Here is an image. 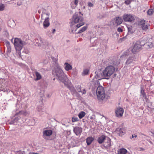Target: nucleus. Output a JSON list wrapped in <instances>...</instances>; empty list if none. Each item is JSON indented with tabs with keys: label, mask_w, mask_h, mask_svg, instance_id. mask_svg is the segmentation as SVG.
I'll return each mask as SVG.
<instances>
[{
	"label": "nucleus",
	"mask_w": 154,
	"mask_h": 154,
	"mask_svg": "<svg viewBox=\"0 0 154 154\" xmlns=\"http://www.w3.org/2000/svg\"><path fill=\"white\" fill-rule=\"evenodd\" d=\"M52 74L54 77V80L56 79L60 82L64 83L65 85H68L70 83V81L59 65H57L54 67V69L52 71Z\"/></svg>",
	"instance_id": "obj_1"
},
{
	"label": "nucleus",
	"mask_w": 154,
	"mask_h": 154,
	"mask_svg": "<svg viewBox=\"0 0 154 154\" xmlns=\"http://www.w3.org/2000/svg\"><path fill=\"white\" fill-rule=\"evenodd\" d=\"M82 14L80 11L75 12L73 16L71 23L72 25L74 23H79L76 25L77 28L80 27L84 24L83 22V18L82 17Z\"/></svg>",
	"instance_id": "obj_2"
},
{
	"label": "nucleus",
	"mask_w": 154,
	"mask_h": 154,
	"mask_svg": "<svg viewBox=\"0 0 154 154\" xmlns=\"http://www.w3.org/2000/svg\"><path fill=\"white\" fill-rule=\"evenodd\" d=\"M115 71V68L112 66H107L103 71V77L106 79H109V77L114 73Z\"/></svg>",
	"instance_id": "obj_3"
},
{
	"label": "nucleus",
	"mask_w": 154,
	"mask_h": 154,
	"mask_svg": "<svg viewBox=\"0 0 154 154\" xmlns=\"http://www.w3.org/2000/svg\"><path fill=\"white\" fill-rule=\"evenodd\" d=\"M11 41L14 43L16 50L18 51H20L23 46L26 44L25 42L22 41L20 38H15L14 39L12 38Z\"/></svg>",
	"instance_id": "obj_4"
},
{
	"label": "nucleus",
	"mask_w": 154,
	"mask_h": 154,
	"mask_svg": "<svg viewBox=\"0 0 154 154\" xmlns=\"http://www.w3.org/2000/svg\"><path fill=\"white\" fill-rule=\"evenodd\" d=\"M145 44L144 41L141 40L137 41L131 48V51L133 54H136L139 52L141 49V47Z\"/></svg>",
	"instance_id": "obj_5"
},
{
	"label": "nucleus",
	"mask_w": 154,
	"mask_h": 154,
	"mask_svg": "<svg viewBox=\"0 0 154 154\" xmlns=\"http://www.w3.org/2000/svg\"><path fill=\"white\" fill-rule=\"evenodd\" d=\"M28 112L26 111H21L18 112H17L14 115L15 118L10 122V123L11 124H13L17 122L21 118L28 116Z\"/></svg>",
	"instance_id": "obj_6"
},
{
	"label": "nucleus",
	"mask_w": 154,
	"mask_h": 154,
	"mask_svg": "<svg viewBox=\"0 0 154 154\" xmlns=\"http://www.w3.org/2000/svg\"><path fill=\"white\" fill-rule=\"evenodd\" d=\"M97 97L99 100H103L106 96L104 88L101 86H99L96 90Z\"/></svg>",
	"instance_id": "obj_7"
},
{
	"label": "nucleus",
	"mask_w": 154,
	"mask_h": 154,
	"mask_svg": "<svg viewBox=\"0 0 154 154\" xmlns=\"http://www.w3.org/2000/svg\"><path fill=\"white\" fill-rule=\"evenodd\" d=\"M123 19L125 22H132L135 20L134 17L130 14H125L123 17Z\"/></svg>",
	"instance_id": "obj_8"
},
{
	"label": "nucleus",
	"mask_w": 154,
	"mask_h": 154,
	"mask_svg": "<svg viewBox=\"0 0 154 154\" xmlns=\"http://www.w3.org/2000/svg\"><path fill=\"white\" fill-rule=\"evenodd\" d=\"M53 133V131L51 130H45L43 131L42 137L45 140H48L49 137Z\"/></svg>",
	"instance_id": "obj_9"
},
{
	"label": "nucleus",
	"mask_w": 154,
	"mask_h": 154,
	"mask_svg": "<svg viewBox=\"0 0 154 154\" xmlns=\"http://www.w3.org/2000/svg\"><path fill=\"white\" fill-rule=\"evenodd\" d=\"M116 116L119 118L122 116L124 113V109L120 107H118L116 110Z\"/></svg>",
	"instance_id": "obj_10"
},
{
	"label": "nucleus",
	"mask_w": 154,
	"mask_h": 154,
	"mask_svg": "<svg viewBox=\"0 0 154 154\" xmlns=\"http://www.w3.org/2000/svg\"><path fill=\"white\" fill-rule=\"evenodd\" d=\"M138 25L141 28L145 31L148 29L149 26L148 25L145 23V21L144 20H142L140 21Z\"/></svg>",
	"instance_id": "obj_11"
},
{
	"label": "nucleus",
	"mask_w": 154,
	"mask_h": 154,
	"mask_svg": "<svg viewBox=\"0 0 154 154\" xmlns=\"http://www.w3.org/2000/svg\"><path fill=\"white\" fill-rule=\"evenodd\" d=\"M134 57L133 56H130L128 58L125 63L126 66H131L134 65Z\"/></svg>",
	"instance_id": "obj_12"
},
{
	"label": "nucleus",
	"mask_w": 154,
	"mask_h": 154,
	"mask_svg": "<svg viewBox=\"0 0 154 154\" xmlns=\"http://www.w3.org/2000/svg\"><path fill=\"white\" fill-rule=\"evenodd\" d=\"M82 131V128L80 127H75L74 128L73 132L77 136L80 135Z\"/></svg>",
	"instance_id": "obj_13"
},
{
	"label": "nucleus",
	"mask_w": 154,
	"mask_h": 154,
	"mask_svg": "<svg viewBox=\"0 0 154 154\" xmlns=\"http://www.w3.org/2000/svg\"><path fill=\"white\" fill-rule=\"evenodd\" d=\"M40 42L43 44H49L48 42L46 40L43 39L41 37H38V38H36L35 40V43L37 44L38 43V41Z\"/></svg>",
	"instance_id": "obj_14"
},
{
	"label": "nucleus",
	"mask_w": 154,
	"mask_h": 154,
	"mask_svg": "<svg viewBox=\"0 0 154 154\" xmlns=\"http://www.w3.org/2000/svg\"><path fill=\"white\" fill-rule=\"evenodd\" d=\"M50 15L49 12L46 11L43 12L42 14V18L44 20H49Z\"/></svg>",
	"instance_id": "obj_15"
},
{
	"label": "nucleus",
	"mask_w": 154,
	"mask_h": 154,
	"mask_svg": "<svg viewBox=\"0 0 154 154\" xmlns=\"http://www.w3.org/2000/svg\"><path fill=\"white\" fill-rule=\"evenodd\" d=\"M110 139L108 137H106V140L104 142V145L106 148L110 147L111 146Z\"/></svg>",
	"instance_id": "obj_16"
},
{
	"label": "nucleus",
	"mask_w": 154,
	"mask_h": 154,
	"mask_svg": "<svg viewBox=\"0 0 154 154\" xmlns=\"http://www.w3.org/2000/svg\"><path fill=\"white\" fill-rule=\"evenodd\" d=\"M95 73L96 74L94 76L95 79L100 80L102 79V77H103V73L101 74V72L100 71H96Z\"/></svg>",
	"instance_id": "obj_17"
},
{
	"label": "nucleus",
	"mask_w": 154,
	"mask_h": 154,
	"mask_svg": "<svg viewBox=\"0 0 154 154\" xmlns=\"http://www.w3.org/2000/svg\"><path fill=\"white\" fill-rule=\"evenodd\" d=\"M106 136L104 135H102L100 137L97 139L98 142L100 144L104 142L106 138Z\"/></svg>",
	"instance_id": "obj_18"
},
{
	"label": "nucleus",
	"mask_w": 154,
	"mask_h": 154,
	"mask_svg": "<svg viewBox=\"0 0 154 154\" xmlns=\"http://www.w3.org/2000/svg\"><path fill=\"white\" fill-rule=\"evenodd\" d=\"M64 67L66 71H69L72 69V66L67 63H65L64 64Z\"/></svg>",
	"instance_id": "obj_19"
},
{
	"label": "nucleus",
	"mask_w": 154,
	"mask_h": 154,
	"mask_svg": "<svg viewBox=\"0 0 154 154\" xmlns=\"http://www.w3.org/2000/svg\"><path fill=\"white\" fill-rule=\"evenodd\" d=\"M132 53H133L131 51V49H129L128 50H127L126 51L123 53V54L121 56V57L122 58L128 56Z\"/></svg>",
	"instance_id": "obj_20"
},
{
	"label": "nucleus",
	"mask_w": 154,
	"mask_h": 154,
	"mask_svg": "<svg viewBox=\"0 0 154 154\" xmlns=\"http://www.w3.org/2000/svg\"><path fill=\"white\" fill-rule=\"evenodd\" d=\"M37 110L41 113L42 114V112L45 111V108L42 105H40L37 107Z\"/></svg>",
	"instance_id": "obj_21"
},
{
	"label": "nucleus",
	"mask_w": 154,
	"mask_h": 154,
	"mask_svg": "<svg viewBox=\"0 0 154 154\" xmlns=\"http://www.w3.org/2000/svg\"><path fill=\"white\" fill-rule=\"evenodd\" d=\"M94 140L93 138L92 137H88L86 140V142L87 145H90Z\"/></svg>",
	"instance_id": "obj_22"
},
{
	"label": "nucleus",
	"mask_w": 154,
	"mask_h": 154,
	"mask_svg": "<svg viewBox=\"0 0 154 154\" xmlns=\"http://www.w3.org/2000/svg\"><path fill=\"white\" fill-rule=\"evenodd\" d=\"M43 25L44 28L45 29L46 28L49 26L50 25V23L49 20H44Z\"/></svg>",
	"instance_id": "obj_23"
},
{
	"label": "nucleus",
	"mask_w": 154,
	"mask_h": 154,
	"mask_svg": "<svg viewBox=\"0 0 154 154\" xmlns=\"http://www.w3.org/2000/svg\"><path fill=\"white\" fill-rule=\"evenodd\" d=\"M127 152V150L125 148L120 149L118 150V154H126Z\"/></svg>",
	"instance_id": "obj_24"
},
{
	"label": "nucleus",
	"mask_w": 154,
	"mask_h": 154,
	"mask_svg": "<svg viewBox=\"0 0 154 154\" xmlns=\"http://www.w3.org/2000/svg\"><path fill=\"white\" fill-rule=\"evenodd\" d=\"M122 20L121 17H116V22L117 25H120L122 23Z\"/></svg>",
	"instance_id": "obj_25"
},
{
	"label": "nucleus",
	"mask_w": 154,
	"mask_h": 154,
	"mask_svg": "<svg viewBox=\"0 0 154 154\" xmlns=\"http://www.w3.org/2000/svg\"><path fill=\"white\" fill-rule=\"evenodd\" d=\"M8 26L11 27H14L15 23L14 20H9L8 22Z\"/></svg>",
	"instance_id": "obj_26"
},
{
	"label": "nucleus",
	"mask_w": 154,
	"mask_h": 154,
	"mask_svg": "<svg viewBox=\"0 0 154 154\" xmlns=\"http://www.w3.org/2000/svg\"><path fill=\"white\" fill-rule=\"evenodd\" d=\"M71 82L68 85H66L68 88L69 89L71 93L75 91L76 90L75 88L72 86H71L70 85Z\"/></svg>",
	"instance_id": "obj_27"
},
{
	"label": "nucleus",
	"mask_w": 154,
	"mask_h": 154,
	"mask_svg": "<svg viewBox=\"0 0 154 154\" xmlns=\"http://www.w3.org/2000/svg\"><path fill=\"white\" fill-rule=\"evenodd\" d=\"M51 59L53 62L54 64L55 65V66H57V65H59L57 63V58H55L53 57H51Z\"/></svg>",
	"instance_id": "obj_28"
},
{
	"label": "nucleus",
	"mask_w": 154,
	"mask_h": 154,
	"mask_svg": "<svg viewBox=\"0 0 154 154\" xmlns=\"http://www.w3.org/2000/svg\"><path fill=\"white\" fill-rule=\"evenodd\" d=\"M70 26L71 27V28L70 30V32L72 33H75V31L77 29V28L75 29V30H74L75 28H76V26H74V25H72V24L70 25Z\"/></svg>",
	"instance_id": "obj_29"
},
{
	"label": "nucleus",
	"mask_w": 154,
	"mask_h": 154,
	"mask_svg": "<svg viewBox=\"0 0 154 154\" xmlns=\"http://www.w3.org/2000/svg\"><path fill=\"white\" fill-rule=\"evenodd\" d=\"M42 44L39 41H38V43H37V44H35V45L36 46H40L42 48H45L46 46L48 45L49 44Z\"/></svg>",
	"instance_id": "obj_30"
},
{
	"label": "nucleus",
	"mask_w": 154,
	"mask_h": 154,
	"mask_svg": "<svg viewBox=\"0 0 154 154\" xmlns=\"http://www.w3.org/2000/svg\"><path fill=\"white\" fill-rule=\"evenodd\" d=\"M35 74L36 76V78L35 80H39L42 79V76L38 72L36 71L35 72Z\"/></svg>",
	"instance_id": "obj_31"
},
{
	"label": "nucleus",
	"mask_w": 154,
	"mask_h": 154,
	"mask_svg": "<svg viewBox=\"0 0 154 154\" xmlns=\"http://www.w3.org/2000/svg\"><path fill=\"white\" fill-rule=\"evenodd\" d=\"M85 115V113L83 111H82L79 113L78 115V116L80 119H81L83 118Z\"/></svg>",
	"instance_id": "obj_32"
},
{
	"label": "nucleus",
	"mask_w": 154,
	"mask_h": 154,
	"mask_svg": "<svg viewBox=\"0 0 154 154\" xmlns=\"http://www.w3.org/2000/svg\"><path fill=\"white\" fill-rule=\"evenodd\" d=\"M71 94L73 95V97L75 98L79 96V94L77 92L76 90L75 91H74V92H72Z\"/></svg>",
	"instance_id": "obj_33"
},
{
	"label": "nucleus",
	"mask_w": 154,
	"mask_h": 154,
	"mask_svg": "<svg viewBox=\"0 0 154 154\" xmlns=\"http://www.w3.org/2000/svg\"><path fill=\"white\" fill-rule=\"evenodd\" d=\"M89 72V70L88 69H85L83 70L82 73V75L83 76H85L86 75H88Z\"/></svg>",
	"instance_id": "obj_34"
},
{
	"label": "nucleus",
	"mask_w": 154,
	"mask_h": 154,
	"mask_svg": "<svg viewBox=\"0 0 154 154\" xmlns=\"http://www.w3.org/2000/svg\"><path fill=\"white\" fill-rule=\"evenodd\" d=\"M79 2V0H74V4L75 6L71 5V7L72 9H74L75 7L78 5Z\"/></svg>",
	"instance_id": "obj_35"
},
{
	"label": "nucleus",
	"mask_w": 154,
	"mask_h": 154,
	"mask_svg": "<svg viewBox=\"0 0 154 154\" xmlns=\"http://www.w3.org/2000/svg\"><path fill=\"white\" fill-rule=\"evenodd\" d=\"M141 90L140 93H141V94L142 95L143 97L144 98H146V94L144 92V90L142 88V87L141 88Z\"/></svg>",
	"instance_id": "obj_36"
},
{
	"label": "nucleus",
	"mask_w": 154,
	"mask_h": 154,
	"mask_svg": "<svg viewBox=\"0 0 154 154\" xmlns=\"http://www.w3.org/2000/svg\"><path fill=\"white\" fill-rule=\"evenodd\" d=\"M87 29L86 26H83L82 27L78 32V33H80L84 32Z\"/></svg>",
	"instance_id": "obj_37"
},
{
	"label": "nucleus",
	"mask_w": 154,
	"mask_h": 154,
	"mask_svg": "<svg viewBox=\"0 0 154 154\" xmlns=\"http://www.w3.org/2000/svg\"><path fill=\"white\" fill-rule=\"evenodd\" d=\"M5 9V5L4 4H0V11H2L4 10Z\"/></svg>",
	"instance_id": "obj_38"
},
{
	"label": "nucleus",
	"mask_w": 154,
	"mask_h": 154,
	"mask_svg": "<svg viewBox=\"0 0 154 154\" xmlns=\"http://www.w3.org/2000/svg\"><path fill=\"white\" fill-rule=\"evenodd\" d=\"M79 120V119L77 117H72V122H77Z\"/></svg>",
	"instance_id": "obj_39"
},
{
	"label": "nucleus",
	"mask_w": 154,
	"mask_h": 154,
	"mask_svg": "<svg viewBox=\"0 0 154 154\" xmlns=\"http://www.w3.org/2000/svg\"><path fill=\"white\" fill-rule=\"evenodd\" d=\"M153 12V11L152 9H149L147 11V14L148 15H151L152 14Z\"/></svg>",
	"instance_id": "obj_40"
},
{
	"label": "nucleus",
	"mask_w": 154,
	"mask_h": 154,
	"mask_svg": "<svg viewBox=\"0 0 154 154\" xmlns=\"http://www.w3.org/2000/svg\"><path fill=\"white\" fill-rule=\"evenodd\" d=\"M119 132L120 134H123L125 133V131L123 128H120L119 130Z\"/></svg>",
	"instance_id": "obj_41"
},
{
	"label": "nucleus",
	"mask_w": 154,
	"mask_h": 154,
	"mask_svg": "<svg viewBox=\"0 0 154 154\" xmlns=\"http://www.w3.org/2000/svg\"><path fill=\"white\" fill-rule=\"evenodd\" d=\"M81 87L80 85H78L76 87V89L77 90L78 92H81Z\"/></svg>",
	"instance_id": "obj_42"
},
{
	"label": "nucleus",
	"mask_w": 154,
	"mask_h": 154,
	"mask_svg": "<svg viewBox=\"0 0 154 154\" xmlns=\"http://www.w3.org/2000/svg\"><path fill=\"white\" fill-rule=\"evenodd\" d=\"M128 32L131 33H133L134 32V30L132 29L131 27H129L128 28Z\"/></svg>",
	"instance_id": "obj_43"
},
{
	"label": "nucleus",
	"mask_w": 154,
	"mask_h": 154,
	"mask_svg": "<svg viewBox=\"0 0 154 154\" xmlns=\"http://www.w3.org/2000/svg\"><path fill=\"white\" fill-rule=\"evenodd\" d=\"M7 43L8 44V45H9L8 46V49H7V51L9 52H10L11 51V49L10 47V44H9V42H8Z\"/></svg>",
	"instance_id": "obj_44"
},
{
	"label": "nucleus",
	"mask_w": 154,
	"mask_h": 154,
	"mask_svg": "<svg viewBox=\"0 0 154 154\" xmlns=\"http://www.w3.org/2000/svg\"><path fill=\"white\" fill-rule=\"evenodd\" d=\"M131 3V0H126L125 1V3L127 5H129Z\"/></svg>",
	"instance_id": "obj_45"
},
{
	"label": "nucleus",
	"mask_w": 154,
	"mask_h": 154,
	"mask_svg": "<svg viewBox=\"0 0 154 154\" xmlns=\"http://www.w3.org/2000/svg\"><path fill=\"white\" fill-rule=\"evenodd\" d=\"M88 6L90 7H92L93 6V4L91 2H89L88 3Z\"/></svg>",
	"instance_id": "obj_46"
},
{
	"label": "nucleus",
	"mask_w": 154,
	"mask_h": 154,
	"mask_svg": "<svg viewBox=\"0 0 154 154\" xmlns=\"http://www.w3.org/2000/svg\"><path fill=\"white\" fill-rule=\"evenodd\" d=\"M146 45L148 46L149 48H152L153 47L152 44L151 43H148L146 44Z\"/></svg>",
	"instance_id": "obj_47"
},
{
	"label": "nucleus",
	"mask_w": 154,
	"mask_h": 154,
	"mask_svg": "<svg viewBox=\"0 0 154 154\" xmlns=\"http://www.w3.org/2000/svg\"><path fill=\"white\" fill-rule=\"evenodd\" d=\"M122 29L121 28L119 27L117 29V31L119 32H122Z\"/></svg>",
	"instance_id": "obj_48"
},
{
	"label": "nucleus",
	"mask_w": 154,
	"mask_h": 154,
	"mask_svg": "<svg viewBox=\"0 0 154 154\" xmlns=\"http://www.w3.org/2000/svg\"><path fill=\"white\" fill-rule=\"evenodd\" d=\"M120 63V62L119 61H117L116 62V63L115 62L113 63V64L114 65L117 66Z\"/></svg>",
	"instance_id": "obj_49"
},
{
	"label": "nucleus",
	"mask_w": 154,
	"mask_h": 154,
	"mask_svg": "<svg viewBox=\"0 0 154 154\" xmlns=\"http://www.w3.org/2000/svg\"><path fill=\"white\" fill-rule=\"evenodd\" d=\"M137 137V136L136 134H134L132 135L131 137V139H132L134 137L135 138H136V137Z\"/></svg>",
	"instance_id": "obj_50"
},
{
	"label": "nucleus",
	"mask_w": 154,
	"mask_h": 154,
	"mask_svg": "<svg viewBox=\"0 0 154 154\" xmlns=\"http://www.w3.org/2000/svg\"><path fill=\"white\" fill-rule=\"evenodd\" d=\"M83 94H84L86 93V91L85 89H84L83 91H81V92Z\"/></svg>",
	"instance_id": "obj_51"
},
{
	"label": "nucleus",
	"mask_w": 154,
	"mask_h": 154,
	"mask_svg": "<svg viewBox=\"0 0 154 154\" xmlns=\"http://www.w3.org/2000/svg\"><path fill=\"white\" fill-rule=\"evenodd\" d=\"M56 31V30L55 29H53L52 30V33H54Z\"/></svg>",
	"instance_id": "obj_52"
},
{
	"label": "nucleus",
	"mask_w": 154,
	"mask_h": 154,
	"mask_svg": "<svg viewBox=\"0 0 154 154\" xmlns=\"http://www.w3.org/2000/svg\"><path fill=\"white\" fill-rule=\"evenodd\" d=\"M75 70H73V72H72L73 74L75 75Z\"/></svg>",
	"instance_id": "obj_53"
},
{
	"label": "nucleus",
	"mask_w": 154,
	"mask_h": 154,
	"mask_svg": "<svg viewBox=\"0 0 154 154\" xmlns=\"http://www.w3.org/2000/svg\"><path fill=\"white\" fill-rule=\"evenodd\" d=\"M149 142L151 144H152V142L150 140L149 141Z\"/></svg>",
	"instance_id": "obj_54"
},
{
	"label": "nucleus",
	"mask_w": 154,
	"mask_h": 154,
	"mask_svg": "<svg viewBox=\"0 0 154 154\" xmlns=\"http://www.w3.org/2000/svg\"><path fill=\"white\" fill-rule=\"evenodd\" d=\"M17 152H18L19 153H21V151H17Z\"/></svg>",
	"instance_id": "obj_55"
},
{
	"label": "nucleus",
	"mask_w": 154,
	"mask_h": 154,
	"mask_svg": "<svg viewBox=\"0 0 154 154\" xmlns=\"http://www.w3.org/2000/svg\"><path fill=\"white\" fill-rule=\"evenodd\" d=\"M140 150H143L144 149L143 148H140Z\"/></svg>",
	"instance_id": "obj_56"
},
{
	"label": "nucleus",
	"mask_w": 154,
	"mask_h": 154,
	"mask_svg": "<svg viewBox=\"0 0 154 154\" xmlns=\"http://www.w3.org/2000/svg\"><path fill=\"white\" fill-rule=\"evenodd\" d=\"M85 7L84 6H83L82 8L83 9H85Z\"/></svg>",
	"instance_id": "obj_57"
},
{
	"label": "nucleus",
	"mask_w": 154,
	"mask_h": 154,
	"mask_svg": "<svg viewBox=\"0 0 154 154\" xmlns=\"http://www.w3.org/2000/svg\"><path fill=\"white\" fill-rule=\"evenodd\" d=\"M29 53V52H28V51H26V52H25V53L26 54H28V53Z\"/></svg>",
	"instance_id": "obj_58"
},
{
	"label": "nucleus",
	"mask_w": 154,
	"mask_h": 154,
	"mask_svg": "<svg viewBox=\"0 0 154 154\" xmlns=\"http://www.w3.org/2000/svg\"><path fill=\"white\" fill-rule=\"evenodd\" d=\"M152 134H153V136H154V133L152 132Z\"/></svg>",
	"instance_id": "obj_59"
},
{
	"label": "nucleus",
	"mask_w": 154,
	"mask_h": 154,
	"mask_svg": "<svg viewBox=\"0 0 154 154\" xmlns=\"http://www.w3.org/2000/svg\"><path fill=\"white\" fill-rule=\"evenodd\" d=\"M38 12L39 13H40V12H39V11H38Z\"/></svg>",
	"instance_id": "obj_60"
},
{
	"label": "nucleus",
	"mask_w": 154,
	"mask_h": 154,
	"mask_svg": "<svg viewBox=\"0 0 154 154\" xmlns=\"http://www.w3.org/2000/svg\"><path fill=\"white\" fill-rule=\"evenodd\" d=\"M97 83H98V82L97 81Z\"/></svg>",
	"instance_id": "obj_61"
}]
</instances>
